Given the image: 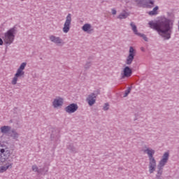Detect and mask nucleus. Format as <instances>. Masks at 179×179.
<instances>
[{
    "mask_svg": "<svg viewBox=\"0 0 179 179\" xmlns=\"http://www.w3.org/2000/svg\"><path fill=\"white\" fill-rule=\"evenodd\" d=\"M149 27L152 30H155L164 40H170L173 34L174 21L173 20L163 18L158 22L150 21Z\"/></svg>",
    "mask_w": 179,
    "mask_h": 179,
    "instance_id": "obj_1",
    "label": "nucleus"
},
{
    "mask_svg": "<svg viewBox=\"0 0 179 179\" xmlns=\"http://www.w3.org/2000/svg\"><path fill=\"white\" fill-rule=\"evenodd\" d=\"M144 153H147V155L148 156L149 173H150V174H153V173H155V171H156V167H157L156 159H155V157H153L155 155V150L148 148L144 150Z\"/></svg>",
    "mask_w": 179,
    "mask_h": 179,
    "instance_id": "obj_2",
    "label": "nucleus"
},
{
    "mask_svg": "<svg viewBox=\"0 0 179 179\" xmlns=\"http://www.w3.org/2000/svg\"><path fill=\"white\" fill-rule=\"evenodd\" d=\"M3 156H5L3 158L4 161H1V163H5V164L0 166V173H5L6 170L12 169L13 166V157H10V152L6 151V153Z\"/></svg>",
    "mask_w": 179,
    "mask_h": 179,
    "instance_id": "obj_3",
    "label": "nucleus"
},
{
    "mask_svg": "<svg viewBox=\"0 0 179 179\" xmlns=\"http://www.w3.org/2000/svg\"><path fill=\"white\" fill-rule=\"evenodd\" d=\"M17 33V28L14 26L4 34V41L6 44H12L15 41V35Z\"/></svg>",
    "mask_w": 179,
    "mask_h": 179,
    "instance_id": "obj_4",
    "label": "nucleus"
},
{
    "mask_svg": "<svg viewBox=\"0 0 179 179\" xmlns=\"http://www.w3.org/2000/svg\"><path fill=\"white\" fill-rule=\"evenodd\" d=\"M26 65L27 63L23 62L21 64L20 67L17 69L16 73L14 75L13 80L11 81V84L15 85L17 84V80L21 78H24V69L26 68Z\"/></svg>",
    "mask_w": 179,
    "mask_h": 179,
    "instance_id": "obj_5",
    "label": "nucleus"
},
{
    "mask_svg": "<svg viewBox=\"0 0 179 179\" xmlns=\"http://www.w3.org/2000/svg\"><path fill=\"white\" fill-rule=\"evenodd\" d=\"M137 6H146L152 8L155 6V0H134Z\"/></svg>",
    "mask_w": 179,
    "mask_h": 179,
    "instance_id": "obj_6",
    "label": "nucleus"
},
{
    "mask_svg": "<svg viewBox=\"0 0 179 179\" xmlns=\"http://www.w3.org/2000/svg\"><path fill=\"white\" fill-rule=\"evenodd\" d=\"M98 94H100L99 90H96L91 93L90 95H88V97L87 98V101L89 106H93L96 103V99Z\"/></svg>",
    "mask_w": 179,
    "mask_h": 179,
    "instance_id": "obj_7",
    "label": "nucleus"
},
{
    "mask_svg": "<svg viewBox=\"0 0 179 179\" xmlns=\"http://www.w3.org/2000/svg\"><path fill=\"white\" fill-rule=\"evenodd\" d=\"M71 23H72V15L69 13L66 17V21L64 24V33H68L71 30Z\"/></svg>",
    "mask_w": 179,
    "mask_h": 179,
    "instance_id": "obj_8",
    "label": "nucleus"
},
{
    "mask_svg": "<svg viewBox=\"0 0 179 179\" xmlns=\"http://www.w3.org/2000/svg\"><path fill=\"white\" fill-rule=\"evenodd\" d=\"M135 49L134 47L131 46L129 50V55L126 59V65H131L132 62H134V59H135Z\"/></svg>",
    "mask_w": 179,
    "mask_h": 179,
    "instance_id": "obj_9",
    "label": "nucleus"
},
{
    "mask_svg": "<svg viewBox=\"0 0 179 179\" xmlns=\"http://www.w3.org/2000/svg\"><path fill=\"white\" fill-rule=\"evenodd\" d=\"M78 108H79L78 104L73 103L66 106L64 108V111H66L67 114H73V113H76V111H78Z\"/></svg>",
    "mask_w": 179,
    "mask_h": 179,
    "instance_id": "obj_10",
    "label": "nucleus"
},
{
    "mask_svg": "<svg viewBox=\"0 0 179 179\" xmlns=\"http://www.w3.org/2000/svg\"><path fill=\"white\" fill-rule=\"evenodd\" d=\"M6 152H8V153H10V149L8 148L6 145L1 144L0 145V162L5 161V156H3Z\"/></svg>",
    "mask_w": 179,
    "mask_h": 179,
    "instance_id": "obj_11",
    "label": "nucleus"
},
{
    "mask_svg": "<svg viewBox=\"0 0 179 179\" xmlns=\"http://www.w3.org/2000/svg\"><path fill=\"white\" fill-rule=\"evenodd\" d=\"M49 40L56 45H64V41L59 36L51 35L49 36Z\"/></svg>",
    "mask_w": 179,
    "mask_h": 179,
    "instance_id": "obj_12",
    "label": "nucleus"
},
{
    "mask_svg": "<svg viewBox=\"0 0 179 179\" xmlns=\"http://www.w3.org/2000/svg\"><path fill=\"white\" fill-rule=\"evenodd\" d=\"M132 76V69L129 66H126L122 73H121V79H125V78H131Z\"/></svg>",
    "mask_w": 179,
    "mask_h": 179,
    "instance_id": "obj_13",
    "label": "nucleus"
},
{
    "mask_svg": "<svg viewBox=\"0 0 179 179\" xmlns=\"http://www.w3.org/2000/svg\"><path fill=\"white\" fill-rule=\"evenodd\" d=\"M64 104V99L60 96H57L52 101V107L54 108H58L59 107H62Z\"/></svg>",
    "mask_w": 179,
    "mask_h": 179,
    "instance_id": "obj_14",
    "label": "nucleus"
},
{
    "mask_svg": "<svg viewBox=\"0 0 179 179\" xmlns=\"http://www.w3.org/2000/svg\"><path fill=\"white\" fill-rule=\"evenodd\" d=\"M170 157V154L169 152H165L163 156L162 159L159 161V164H161L162 166H166V164L167 162H169V157Z\"/></svg>",
    "mask_w": 179,
    "mask_h": 179,
    "instance_id": "obj_15",
    "label": "nucleus"
},
{
    "mask_svg": "<svg viewBox=\"0 0 179 179\" xmlns=\"http://www.w3.org/2000/svg\"><path fill=\"white\" fill-rule=\"evenodd\" d=\"M164 168V165L158 164L156 178H160V177H162V174H163V169Z\"/></svg>",
    "mask_w": 179,
    "mask_h": 179,
    "instance_id": "obj_16",
    "label": "nucleus"
},
{
    "mask_svg": "<svg viewBox=\"0 0 179 179\" xmlns=\"http://www.w3.org/2000/svg\"><path fill=\"white\" fill-rule=\"evenodd\" d=\"M10 129H12V127L10 126H2L0 128L1 134H3L4 135H7V134L10 133Z\"/></svg>",
    "mask_w": 179,
    "mask_h": 179,
    "instance_id": "obj_17",
    "label": "nucleus"
},
{
    "mask_svg": "<svg viewBox=\"0 0 179 179\" xmlns=\"http://www.w3.org/2000/svg\"><path fill=\"white\" fill-rule=\"evenodd\" d=\"M82 30H83V31H87L89 34H90V33H92V31H93V29L92 28V24H85L82 27Z\"/></svg>",
    "mask_w": 179,
    "mask_h": 179,
    "instance_id": "obj_18",
    "label": "nucleus"
},
{
    "mask_svg": "<svg viewBox=\"0 0 179 179\" xmlns=\"http://www.w3.org/2000/svg\"><path fill=\"white\" fill-rule=\"evenodd\" d=\"M8 136H10L13 139L17 140V138H19V133H17L15 129H13L9 133Z\"/></svg>",
    "mask_w": 179,
    "mask_h": 179,
    "instance_id": "obj_19",
    "label": "nucleus"
},
{
    "mask_svg": "<svg viewBox=\"0 0 179 179\" xmlns=\"http://www.w3.org/2000/svg\"><path fill=\"white\" fill-rule=\"evenodd\" d=\"M67 149L71 152V153H78V150L73 144H69L67 145Z\"/></svg>",
    "mask_w": 179,
    "mask_h": 179,
    "instance_id": "obj_20",
    "label": "nucleus"
},
{
    "mask_svg": "<svg viewBox=\"0 0 179 179\" xmlns=\"http://www.w3.org/2000/svg\"><path fill=\"white\" fill-rule=\"evenodd\" d=\"M128 16H129V13L126 12L125 10H124L122 13H121L118 16H117V19H127V17H128Z\"/></svg>",
    "mask_w": 179,
    "mask_h": 179,
    "instance_id": "obj_21",
    "label": "nucleus"
},
{
    "mask_svg": "<svg viewBox=\"0 0 179 179\" xmlns=\"http://www.w3.org/2000/svg\"><path fill=\"white\" fill-rule=\"evenodd\" d=\"M157 10H159V6H156L152 10L148 12V15H150V16H156L158 13Z\"/></svg>",
    "mask_w": 179,
    "mask_h": 179,
    "instance_id": "obj_22",
    "label": "nucleus"
},
{
    "mask_svg": "<svg viewBox=\"0 0 179 179\" xmlns=\"http://www.w3.org/2000/svg\"><path fill=\"white\" fill-rule=\"evenodd\" d=\"M130 26H131V29L134 31V34L138 36V34H139V33L138 32V29L136 28V25H135V23L131 22Z\"/></svg>",
    "mask_w": 179,
    "mask_h": 179,
    "instance_id": "obj_23",
    "label": "nucleus"
},
{
    "mask_svg": "<svg viewBox=\"0 0 179 179\" xmlns=\"http://www.w3.org/2000/svg\"><path fill=\"white\" fill-rule=\"evenodd\" d=\"M32 171H34V173H38V174H43V172H41V169H38L37 165L32 166Z\"/></svg>",
    "mask_w": 179,
    "mask_h": 179,
    "instance_id": "obj_24",
    "label": "nucleus"
},
{
    "mask_svg": "<svg viewBox=\"0 0 179 179\" xmlns=\"http://www.w3.org/2000/svg\"><path fill=\"white\" fill-rule=\"evenodd\" d=\"M131 90H132V87H129L127 90L124 91V95L123 96V97H127L128 94L131 93Z\"/></svg>",
    "mask_w": 179,
    "mask_h": 179,
    "instance_id": "obj_25",
    "label": "nucleus"
},
{
    "mask_svg": "<svg viewBox=\"0 0 179 179\" xmlns=\"http://www.w3.org/2000/svg\"><path fill=\"white\" fill-rule=\"evenodd\" d=\"M90 66H92V62H87L84 66V68L85 69L87 70L90 69Z\"/></svg>",
    "mask_w": 179,
    "mask_h": 179,
    "instance_id": "obj_26",
    "label": "nucleus"
},
{
    "mask_svg": "<svg viewBox=\"0 0 179 179\" xmlns=\"http://www.w3.org/2000/svg\"><path fill=\"white\" fill-rule=\"evenodd\" d=\"M137 36H139V37H142L143 38L144 41H148V37H146V35L143 34L138 33L137 34Z\"/></svg>",
    "mask_w": 179,
    "mask_h": 179,
    "instance_id": "obj_27",
    "label": "nucleus"
},
{
    "mask_svg": "<svg viewBox=\"0 0 179 179\" xmlns=\"http://www.w3.org/2000/svg\"><path fill=\"white\" fill-rule=\"evenodd\" d=\"M110 108V104H108V103H106L103 106V110L104 111H108V110H109Z\"/></svg>",
    "mask_w": 179,
    "mask_h": 179,
    "instance_id": "obj_28",
    "label": "nucleus"
},
{
    "mask_svg": "<svg viewBox=\"0 0 179 179\" xmlns=\"http://www.w3.org/2000/svg\"><path fill=\"white\" fill-rule=\"evenodd\" d=\"M112 15H117V10L115 8L111 9Z\"/></svg>",
    "mask_w": 179,
    "mask_h": 179,
    "instance_id": "obj_29",
    "label": "nucleus"
},
{
    "mask_svg": "<svg viewBox=\"0 0 179 179\" xmlns=\"http://www.w3.org/2000/svg\"><path fill=\"white\" fill-rule=\"evenodd\" d=\"M0 45H3V41L0 38Z\"/></svg>",
    "mask_w": 179,
    "mask_h": 179,
    "instance_id": "obj_30",
    "label": "nucleus"
},
{
    "mask_svg": "<svg viewBox=\"0 0 179 179\" xmlns=\"http://www.w3.org/2000/svg\"><path fill=\"white\" fill-rule=\"evenodd\" d=\"M43 170H45V173H48V168H46V169L45 168H43Z\"/></svg>",
    "mask_w": 179,
    "mask_h": 179,
    "instance_id": "obj_31",
    "label": "nucleus"
},
{
    "mask_svg": "<svg viewBox=\"0 0 179 179\" xmlns=\"http://www.w3.org/2000/svg\"><path fill=\"white\" fill-rule=\"evenodd\" d=\"M141 51H145V49L143 48H142Z\"/></svg>",
    "mask_w": 179,
    "mask_h": 179,
    "instance_id": "obj_32",
    "label": "nucleus"
},
{
    "mask_svg": "<svg viewBox=\"0 0 179 179\" xmlns=\"http://www.w3.org/2000/svg\"><path fill=\"white\" fill-rule=\"evenodd\" d=\"M22 2H23L24 1H25V0H20Z\"/></svg>",
    "mask_w": 179,
    "mask_h": 179,
    "instance_id": "obj_33",
    "label": "nucleus"
},
{
    "mask_svg": "<svg viewBox=\"0 0 179 179\" xmlns=\"http://www.w3.org/2000/svg\"><path fill=\"white\" fill-rule=\"evenodd\" d=\"M10 122H12V120H10Z\"/></svg>",
    "mask_w": 179,
    "mask_h": 179,
    "instance_id": "obj_34",
    "label": "nucleus"
},
{
    "mask_svg": "<svg viewBox=\"0 0 179 179\" xmlns=\"http://www.w3.org/2000/svg\"><path fill=\"white\" fill-rule=\"evenodd\" d=\"M0 163H1V162H0Z\"/></svg>",
    "mask_w": 179,
    "mask_h": 179,
    "instance_id": "obj_35",
    "label": "nucleus"
}]
</instances>
